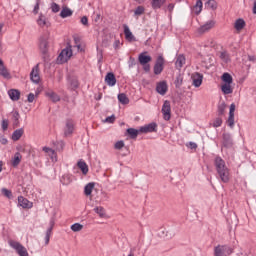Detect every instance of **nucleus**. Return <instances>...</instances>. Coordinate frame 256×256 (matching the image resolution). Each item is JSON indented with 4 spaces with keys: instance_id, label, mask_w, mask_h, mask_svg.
I'll return each mask as SVG.
<instances>
[{
    "instance_id": "f257e3e1",
    "label": "nucleus",
    "mask_w": 256,
    "mask_h": 256,
    "mask_svg": "<svg viewBox=\"0 0 256 256\" xmlns=\"http://www.w3.org/2000/svg\"><path fill=\"white\" fill-rule=\"evenodd\" d=\"M214 167L222 183H229L231 179V173L229 172V168L225 164V160H223V158H221L220 156H216L214 159Z\"/></svg>"
},
{
    "instance_id": "f03ea898",
    "label": "nucleus",
    "mask_w": 256,
    "mask_h": 256,
    "mask_svg": "<svg viewBox=\"0 0 256 256\" xmlns=\"http://www.w3.org/2000/svg\"><path fill=\"white\" fill-rule=\"evenodd\" d=\"M50 36H51V34L49 32H47V33L43 34L42 36H40V38H39V49L43 55L42 58L45 63H47L49 61L47 53L49 52V37Z\"/></svg>"
},
{
    "instance_id": "7ed1b4c3",
    "label": "nucleus",
    "mask_w": 256,
    "mask_h": 256,
    "mask_svg": "<svg viewBox=\"0 0 256 256\" xmlns=\"http://www.w3.org/2000/svg\"><path fill=\"white\" fill-rule=\"evenodd\" d=\"M153 60V58L150 55H147V52H142L139 54L138 56V61L140 63V65H142L145 73H149V71H151V61Z\"/></svg>"
},
{
    "instance_id": "20e7f679",
    "label": "nucleus",
    "mask_w": 256,
    "mask_h": 256,
    "mask_svg": "<svg viewBox=\"0 0 256 256\" xmlns=\"http://www.w3.org/2000/svg\"><path fill=\"white\" fill-rule=\"evenodd\" d=\"M8 245L16 251L17 255L19 256H29V252H27V248L23 246L20 242L15 240H9Z\"/></svg>"
},
{
    "instance_id": "39448f33",
    "label": "nucleus",
    "mask_w": 256,
    "mask_h": 256,
    "mask_svg": "<svg viewBox=\"0 0 256 256\" xmlns=\"http://www.w3.org/2000/svg\"><path fill=\"white\" fill-rule=\"evenodd\" d=\"M232 253L233 248L229 245H218L214 248V256H229Z\"/></svg>"
},
{
    "instance_id": "423d86ee",
    "label": "nucleus",
    "mask_w": 256,
    "mask_h": 256,
    "mask_svg": "<svg viewBox=\"0 0 256 256\" xmlns=\"http://www.w3.org/2000/svg\"><path fill=\"white\" fill-rule=\"evenodd\" d=\"M71 57H73V50L71 49V46H69L61 51L57 58V63H67L68 60L71 59Z\"/></svg>"
},
{
    "instance_id": "0eeeda50",
    "label": "nucleus",
    "mask_w": 256,
    "mask_h": 256,
    "mask_svg": "<svg viewBox=\"0 0 256 256\" xmlns=\"http://www.w3.org/2000/svg\"><path fill=\"white\" fill-rule=\"evenodd\" d=\"M165 69V58L159 55L153 67L154 75H161Z\"/></svg>"
},
{
    "instance_id": "6e6552de",
    "label": "nucleus",
    "mask_w": 256,
    "mask_h": 256,
    "mask_svg": "<svg viewBox=\"0 0 256 256\" xmlns=\"http://www.w3.org/2000/svg\"><path fill=\"white\" fill-rule=\"evenodd\" d=\"M162 113L165 121H169L171 119V102L166 100L162 106Z\"/></svg>"
},
{
    "instance_id": "1a4fd4ad",
    "label": "nucleus",
    "mask_w": 256,
    "mask_h": 256,
    "mask_svg": "<svg viewBox=\"0 0 256 256\" xmlns=\"http://www.w3.org/2000/svg\"><path fill=\"white\" fill-rule=\"evenodd\" d=\"M222 145L226 149H231L233 147V138L230 133H223L222 135Z\"/></svg>"
},
{
    "instance_id": "9d476101",
    "label": "nucleus",
    "mask_w": 256,
    "mask_h": 256,
    "mask_svg": "<svg viewBox=\"0 0 256 256\" xmlns=\"http://www.w3.org/2000/svg\"><path fill=\"white\" fill-rule=\"evenodd\" d=\"M139 131L140 133H157V123L152 122L148 125L142 126Z\"/></svg>"
},
{
    "instance_id": "9b49d317",
    "label": "nucleus",
    "mask_w": 256,
    "mask_h": 256,
    "mask_svg": "<svg viewBox=\"0 0 256 256\" xmlns=\"http://www.w3.org/2000/svg\"><path fill=\"white\" fill-rule=\"evenodd\" d=\"M228 126L233 129L235 126V103L230 105L229 117L227 119Z\"/></svg>"
},
{
    "instance_id": "f8f14e48",
    "label": "nucleus",
    "mask_w": 256,
    "mask_h": 256,
    "mask_svg": "<svg viewBox=\"0 0 256 256\" xmlns=\"http://www.w3.org/2000/svg\"><path fill=\"white\" fill-rule=\"evenodd\" d=\"M30 79L33 83L36 84L39 83V81H41V76H39V64L32 68V71L30 73Z\"/></svg>"
},
{
    "instance_id": "ddd939ff",
    "label": "nucleus",
    "mask_w": 256,
    "mask_h": 256,
    "mask_svg": "<svg viewBox=\"0 0 256 256\" xmlns=\"http://www.w3.org/2000/svg\"><path fill=\"white\" fill-rule=\"evenodd\" d=\"M191 79L192 85H194V87H201L203 83V74L195 72L194 74H192Z\"/></svg>"
},
{
    "instance_id": "4468645a",
    "label": "nucleus",
    "mask_w": 256,
    "mask_h": 256,
    "mask_svg": "<svg viewBox=\"0 0 256 256\" xmlns=\"http://www.w3.org/2000/svg\"><path fill=\"white\" fill-rule=\"evenodd\" d=\"M105 83L109 85V87H115L117 84V78L113 72H109L105 76Z\"/></svg>"
},
{
    "instance_id": "2eb2a0df",
    "label": "nucleus",
    "mask_w": 256,
    "mask_h": 256,
    "mask_svg": "<svg viewBox=\"0 0 256 256\" xmlns=\"http://www.w3.org/2000/svg\"><path fill=\"white\" fill-rule=\"evenodd\" d=\"M18 205L23 209H31V207H33V203L29 202L27 198L23 196L18 197Z\"/></svg>"
},
{
    "instance_id": "dca6fc26",
    "label": "nucleus",
    "mask_w": 256,
    "mask_h": 256,
    "mask_svg": "<svg viewBox=\"0 0 256 256\" xmlns=\"http://www.w3.org/2000/svg\"><path fill=\"white\" fill-rule=\"evenodd\" d=\"M75 130V124L73 123V120H67L66 126L64 130V135H73V131Z\"/></svg>"
},
{
    "instance_id": "f3484780",
    "label": "nucleus",
    "mask_w": 256,
    "mask_h": 256,
    "mask_svg": "<svg viewBox=\"0 0 256 256\" xmlns=\"http://www.w3.org/2000/svg\"><path fill=\"white\" fill-rule=\"evenodd\" d=\"M167 89V82L165 81L159 82L156 86V91L159 95H165V93H167Z\"/></svg>"
},
{
    "instance_id": "a211bd4d",
    "label": "nucleus",
    "mask_w": 256,
    "mask_h": 256,
    "mask_svg": "<svg viewBox=\"0 0 256 256\" xmlns=\"http://www.w3.org/2000/svg\"><path fill=\"white\" fill-rule=\"evenodd\" d=\"M8 95L12 101H19L21 99V92L17 89H10Z\"/></svg>"
},
{
    "instance_id": "6ab92c4d",
    "label": "nucleus",
    "mask_w": 256,
    "mask_h": 256,
    "mask_svg": "<svg viewBox=\"0 0 256 256\" xmlns=\"http://www.w3.org/2000/svg\"><path fill=\"white\" fill-rule=\"evenodd\" d=\"M68 83L70 85L71 91H75V89H79V79H77V77L75 76L69 77Z\"/></svg>"
},
{
    "instance_id": "aec40b11",
    "label": "nucleus",
    "mask_w": 256,
    "mask_h": 256,
    "mask_svg": "<svg viewBox=\"0 0 256 256\" xmlns=\"http://www.w3.org/2000/svg\"><path fill=\"white\" fill-rule=\"evenodd\" d=\"M0 75L4 77V79H11V74L9 73L7 68H5V65L3 64V60H1V58H0Z\"/></svg>"
},
{
    "instance_id": "412c9836",
    "label": "nucleus",
    "mask_w": 256,
    "mask_h": 256,
    "mask_svg": "<svg viewBox=\"0 0 256 256\" xmlns=\"http://www.w3.org/2000/svg\"><path fill=\"white\" fill-rule=\"evenodd\" d=\"M213 27H215V22L209 21L199 28V33H207V31H211Z\"/></svg>"
},
{
    "instance_id": "4be33fe9",
    "label": "nucleus",
    "mask_w": 256,
    "mask_h": 256,
    "mask_svg": "<svg viewBox=\"0 0 256 256\" xmlns=\"http://www.w3.org/2000/svg\"><path fill=\"white\" fill-rule=\"evenodd\" d=\"M37 24L39 25V27H50L51 23H49L47 21V17H45V15L40 14L39 18L37 19Z\"/></svg>"
},
{
    "instance_id": "5701e85b",
    "label": "nucleus",
    "mask_w": 256,
    "mask_h": 256,
    "mask_svg": "<svg viewBox=\"0 0 256 256\" xmlns=\"http://www.w3.org/2000/svg\"><path fill=\"white\" fill-rule=\"evenodd\" d=\"M165 3H167V0H152L151 7L154 11H157V9H161Z\"/></svg>"
},
{
    "instance_id": "b1692460",
    "label": "nucleus",
    "mask_w": 256,
    "mask_h": 256,
    "mask_svg": "<svg viewBox=\"0 0 256 256\" xmlns=\"http://www.w3.org/2000/svg\"><path fill=\"white\" fill-rule=\"evenodd\" d=\"M77 167L82 171L84 175H87L89 173V166L85 161L79 160L77 162Z\"/></svg>"
},
{
    "instance_id": "393cba45",
    "label": "nucleus",
    "mask_w": 256,
    "mask_h": 256,
    "mask_svg": "<svg viewBox=\"0 0 256 256\" xmlns=\"http://www.w3.org/2000/svg\"><path fill=\"white\" fill-rule=\"evenodd\" d=\"M123 28H124V35L127 41H133V39H135V36H133V33L129 29V26L127 24H124Z\"/></svg>"
},
{
    "instance_id": "a878e982",
    "label": "nucleus",
    "mask_w": 256,
    "mask_h": 256,
    "mask_svg": "<svg viewBox=\"0 0 256 256\" xmlns=\"http://www.w3.org/2000/svg\"><path fill=\"white\" fill-rule=\"evenodd\" d=\"M71 15H73V11L69 7L65 6L62 8L60 12V17L62 19H67V17H71Z\"/></svg>"
},
{
    "instance_id": "bb28decb",
    "label": "nucleus",
    "mask_w": 256,
    "mask_h": 256,
    "mask_svg": "<svg viewBox=\"0 0 256 256\" xmlns=\"http://www.w3.org/2000/svg\"><path fill=\"white\" fill-rule=\"evenodd\" d=\"M185 61L186 59L183 54L178 55L175 62L176 69H181L185 65Z\"/></svg>"
},
{
    "instance_id": "cd10ccee",
    "label": "nucleus",
    "mask_w": 256,
    "mask_h": 256,
    "mask_svg": "<svg viewBox=\"0 0 256 256\" xmlns=\"http://www.w3.org/2000/svg\"><path fill=\"white\" fill-rule=\"evenodd\" d=\"M23 133H25V130L23 128H19V129L15 130L12 133V140L19 141V139H21V137H23Z\"/></svg>"
},
{
    "instance_id": "c85d7f7f",
    "label": "nucleus",
    "mask_w": 256,
    "mask_h": 256,
    "mask_svg": "<svg viewBox=\"0 0 256 256\" xmlns=\"http://www.w3.org/2000/svg\"><path fill=\"white\" fill-rule=\"evenodd\" d=\"M93 189H95V182H89L84 187V195H86V197H89V195H91V193H93Z\"/></svg>"
},
{
    "instance_id": "c756f323",
    "label": "nucleus",
    "mask_w": 256,
    "mask_h": 256,
    "mask_svg": "<svg viewBox=\"0 0 256 256\" xmlns=\"http://www.w3.org/2000/svg\"><path fill=\"white\" fill-rule=\"evenodd\" d=\"M127 135H129L130 139H137V137L139 136V133H141V131L135 129V128H128L126 130Z\"/></svg>"
},
{
    "instance_id": "7c9ffc66",
    "label": "nucleus",
    "mask_w": 256,
    "mask_h": 256,
    "mask_svg": "<svg viewBox=\"0 0 256 256\" xmlns=\"http://www.w3.org/2000/svg\"><path fill=\"white\" fill-rule=\"evenodd\" d=\"M19 119H21V115L19 114V111H15L12 113V121H13V127H19L20 122Z\"/></svg>"
},
{
    "instance_id": "2f4dec72",
    "label": "nucleus",
    "mask_w": 256,
    "mask_h": 256,
    "mask_svg": "<svg viewBox=\"0 0 256 256\" xmlns=\"http://www.w3.org/2000/svg\"><path fill=\"white\" fill-rule=\"evenodd\" d=\"M234 28L236 29V31H242V29H245V20H243L242 18L237 19L234 24Z\"/></svg>"
},
{
    "instance_id": "473e14b6",
    "label": "nucleus",
    "mask_w": 256,
    "mask_h": 256,
    "mask_svg": "<svg viewBox=\"0 0 256 256\" xmlns=\"http://www.w3.org/2000/svg\"><path fill=\"white\" fill-rule=\"evenodd\" d=\"M94 211L99 215L100 219H105L107 217V213L105 212V208L102 206H97L94 208Z\"/></svg>"
},
{
    "instance_id": "72a5a7b5",
    "label": "nucleus",
    "mask_w": 256,
    "mask_h": 256,
    "mask_svg": "<svg viewBox=\"0 0 256 256\" xmlns=\"http://www.w3.org/2000/svg\"><path fill=\"white\" fill-rule=\"evenodd\" d=\"M219 57L224 63H231V56L228 54L227 51L220 52Z\"/></svg>"
},
{
    "instance_id": "f704fd0d",
    "label": "nucleus",
    "mask_w": 256,
    "mask_h": 256,
    "mask_svg": "<svg viewBox=\"0 0 256 256\" xmlns=\"http://www.w3.org/2000/svg\"><path fill=\"white\" fill-rule=\"evenodd\" d=\"M46 96L49 97L53 103L61 101V97H59V95H57L55 92H46Z\"/></svg>"
},
{
    "instance_id": "c9c22d12",
    "label": "nucleus",
    "mask_w": 256,
    "mask_h": 256,
    "mask_svg": "<svg viewBox=\"0 0 256 256\" xmlns=\"http://www.w3.org/2000/svg\"><path fill=\"white\" fill-rule=\"evenodd\" d=\"M118 101L122 105H129V98L127 97V94H125V93L118 94Z\"/></svg>"
},
{
    "instance_id": "e433bc0d",
    "label": "nucleus",
    "mask_w": 256,
    "mask_h": 256,
    "mask_svg": "<svg viewBox=\"0 0 256 256\" xmlns=\"http://www.w3.org/2000/svg\"><path fill=\"white\" fill-rule=\"evenodd\" d=\"M222 81L225 84H232L233 83V76H231V74L225 72L222 77H221Z\"/></svg>"
},
{
    "instance_id": "4c0bfd02",
    "label": "nucleus",
    "mask_w": 256,
    "mask_h": 256,
    "mask_svg": "<svg viewBox=\"0 0 256 256\" xmlns=\"http://www.w3.org/2000/svg\"><path fill=\"white\" fill-rule=\"evenodd\" d=\"M221 89L224 95H231V93H233V88L231 87V84H224L222 85Z\"/></svg>"
},
{
    "instance_id": "58836bf2",
    "label": "nucleus",
    "mask_w": 256,
    "mask_h": 256,
    "mask_svg": "<svg viewBox=\"0 0 256 256\" xmlns=\"http://www.w3.org/2000/svg\"><path fill=\"white\" fill-rule=\"evenodd\" d=\"M19 163H21V153L16 152L15 155H14V159L12 161V165L14 167H18Z\"/></svg>"
},
{
    "instance_id": "ea45409f",
    "label": "nucleus",
    "mask_w": 256,
    "mask_h": 256,
    "mask_svg": "<svg viewBox=\"0 0 256 256\" xmlns=\"http://www.w3.org/2000/svg\"><path fill=\"white\" fill-rule=\"evenodd\" d=\"M194 11L196 15H199V13L203 11V2L201 0H197L196 5L194 6Z\"/></svg>"
},
{
    "instance_id": "a19ab883",
    "label": "nucleus",
    "mask_w": 256,
    "mask_h": 256,
    "mask_svg": "<svg viewBox=\"0 0 256 256\" xmlns=\"http://www.w3.org/2000/svg\"><path fill=\"white\" fill-rule=\"evenodd\" d=\"M225 109H227V104L225 102H222L218 104V115L219 117L225 115Z\"/></svg>"
},
{
    "instance_id": "79ce46f5",
    "label": "nucleus",
    "mask_w": 256,
    "mask_h": 256,
    "mask_svg": "<svg viewBox=\"0 0 256 256\" xmlns=\"http://www.w3.org/2000/svg\"><path fill=\"white\" fill-rule=\"evenodd\" d=\"M205 6L207 9H212V11H215V9H217V2L215 0H208Z\"/></svg>"
},
{
    "instance_id": "37998d69",
    "label": "nucleus",
    "mask_w": 256,
    "mask_h": 256,
    "mask_svg": "<svg viewBox=\"0 0 256 256\" xmlns=\"http://www.w3.org/2000/svg\"><path fill=\"white\" fill-rule=\"evenodd\" d=\"M176 89H179L181 85H183V76L181 74H178L174 81Z\"/></svg>"
},
{
    "instance_id": "c03bdc74",
    "label": "nucleus",
    "mask_w": 256,
    "mask_h": 256,
    "mask_svg": "<svg viewBox=\"0 0 256 256\" xmlns=\"http://www.w3.org/2000/svg\"><path fill=\"white\" fill-rule=\"evenodd\" d=\"M1 192L4 197H7V199H13V192H11V190L7 188H2Z\"/></svg>"
},
{
    "instance_id": "a18cd8bd",
    "label": "nucleus",
    "mask_w": 256,
    "mask_h": 256,
    "mask_svg": "<svg viewBox=\"0 0 256 256\" xmlns=\"http://www.w3.org/2000/svg\"><path fill=\"white\" fill-rule=\"evenodd\" d=\"M221 125H223V119L221 117L215 118L212 123V127L217 128V127H221Z\"/></svg>"
},
{
    "instance_id": "49530a36",
    "label": "nucleus",
    "mask_w": 256,
    "mask_h": 256,
    "mask_svg": "<svg viewBox=\"0 0 256 256\" xmlns=\"http://www.w3.org/2000/svg\"><path fill=\"white\" fill-rule=\"evenodd\" d=\"M71 230L74 231V233H77L79 231H82L83 230V225L82 224H79V223H74L72 226H71Z\"/></svg>"
},
{
    "instance_id": "de8ad7c7",
    "label": "nucleus",
    "mask_w": 256,
    "mask_h": 256,
    "mask_svg": "<svg viewBox=\"0 0 256 256\" xmlns=\"http://www.w3.org/2000/svg\"><path fill=\"white\" fill-rule=\"evenodd\" d=\"M124 147H125V142H123V140L117 141L114 145V148L117 149L118 151H121V149Z\"/></svg>"
},
{
    "instance_id": "09e8293b",
    "label": "nucleus",
    "mask_w": 256,
    "mask_h": 256,
    "mask_svg": "<svg viewBox=\"0 0 256 256\" xmlns=\"http://www.w3.org/2000/svg\"><path fill=\"white\" fill-rule=\"evenodd\" d=\"M51 9L53 13H59V11H61V7L55 2L51 4Z\"/></svg>"
},
{
    "instance_id": "8fccbe9b",
    "label": "nucleus",
    "mask_w": 256,
    "mask_h": 256,
    "mask_svg": "<svg viewBox=\"0 0 256 256\" xmlns=\"http://www.w3.org/2000/svg\"><path fill=\"white\" fill-rule=\"evenodd\" d=\"M143 13H145V7L143 6H138L134 11V15H143Z\"/></svg>"
},
{
    "instance_id": "3c124183",
    "label": "nucleus",
    "mask_w": 256,
    "mask_h": 256,
    "mask_svg": "<svg viewBox=\"0 0 256 256\" xmlns=\"http://www.w3.org/2000/svg\"><path fill=\"white\" fill-rule=\"evenodd\" d=\"M1 127L3 131H7V129H9V120L3 119L1 122Z\"/></svg>"
},
{
    "instance_id": "603ef678",
    "label": "nucleus",
    "mask_w": 256,
    "mask_h": 256,
    "mask_svg": "<svg viewBox=\"0 0 256 256\" xmlns=\"http://www.w3.org/2000/svg\"><path fill=\"white\" fill-rule=\"evenodd\" d=\"M80 21L82 25H84L85 27H89V18H87V16H83Z\"/></svg>"
},
{
    "instance_id": "864d4df0",
    "label": "nucleus",
    "mask_w": 256,
    "mask_h": 256,
    "mask_svg": "<svg viewBox=\"0 0 256 256\" xmlns=\"http://www.w3.org/2000/svg\"><path fill=\"white\" fill-rule=\"evenodd\" d=\"M42 151H44V153H49L50 155H55V150L49 147H43Z\"/></svg>"
},
{
    "instance_id": "5fc2aeb1",
    "label": "nucleus",
    "mask_w": 256,
    "mask_h": 256,
    "mask_svg": "<svg viewBox=\"0 0 256 256\" xmlns=\"http://www.w3.org/2000/svg\"><path fill=\"white\" fill-rule=\"evenodd\" d=\"M39 5H41V0H37L36 5L34 6V15H37V13H39Z\"/></svg>"
},
{
    "instance_id": "6e6d98bb",
    "label": "nucleus",
    "mask_w": 256,
    "mask_h": 256,
    "mask_svg": "<svg viewBox=\"0 0 256 256\" xmlns=\"http://www.w3.org/2000/svg\"><path fill=\"white\" fill-rule=\"evenodd\" d=\"M105 123H115V115L108 116V117L105 119Z\"/></svg>"
},
{
    "instance_id": "4d7b16f0",
    "label": "nucleus",
    "mask_w": 256,
    "mask_h": 256,
    "mask_svg": "<svg viewBox=\"0 0 256 256\" xmlns=\"http://www.w3.org/2000/svg\"><path fill=\"white\" fill-rule=\"evenodd\" d=\"M27 101H28V103H33V101H35V94L29 93Z\"/></svg>"
},
{
    "instance_id": "13d9d810",
    "label": "nucleus",
    "mask_w": 256,
    "mask_h": 256,
    "mask_svg": "<svg viewBox=\"0 0 256 256\" xmlns=\"http://www.w3.org/2000/svg\"><path fill=\"white\" fill-rule=\"evenodd\" d=\"M174 9H175V4H173V3L168 4L167 10L169 11L170 14L173 13Z\"/></svg>"
},
{
    "instance_id": "bf43d9fd",
    "label": "nucleus",
    "mask_w": 256,
    "mask_h": 256,
    "mask_svg": "<svg viewBox=\"0 0 256 256\" xmlns=\"http://www.w3.org/2000/svg\"><path fill=\"white\" fill-rule=\"evenodd\" d=\"M0 143L2 145H7V143H9V141L7 140V138H5V136H0Z\"/></svg>"
},
{
    "instance_id": "052dcab7",
    "label": "nucleus",
    "mask_w": 256,
    "mask_h": 256,
    "mask_svg": "<svg viewBox=\"0 0 256 256\" xmlns=\"http://www.w3.org/2000/svg\"><path fill=\"white\" fill-rule=\"evenodd\" d=\"M49 225H50L49 229H53L55 227V218L50 219Z\"/></svg>"
},
{
    "instance_id": "680f3d73",
    "label": "nucleus",
    "mask_w": 256,
    "mask_h": 256,
    "mask_svg": "<svg viewBox=\"0 0 256 256\" xmlns=\"http://www.w3.org/2000/svg\"><path fill=\"white\" fill-rule=\"evenodd\" d=\"M190 149H197V143L195 142H189Z\"/></svg>"
},
{
    "instance_id": "e2e57ef3",
    "label": "nucleus",
    "mask_w": 256,
    "mask_h": 256,
    "mask_svg": "<svg viewBox=\"0 0 256 256\" xmlns=\"http://www.w3.org/2000/svg\"><path fill=\"white\" fill-rule=\"evenodd\" d=\"M74 42H75L77 48H78V49H81V44H79V38L75 37V38H74Z\"/></svg>"
},
{
    "instance_id": "0e129e2a",
    "label": "nucleus",
    "mask_w": 256,
    "mask_h": 256,
    "mask_svg": "<svg viewBox=\"0 0 256 256\" xmlns=\"http://www.w3.org/2000/svg\"><path fill=\"white\" fill-rule=\"evenodd\" d=\"M248 61H251L252 63H255V61H256V56H251V55H249L248 56Z\"/></svg>"
},
{
    "instance_id": "69168bd1",
    "label": "nucleus",
    "mask_w": 256,
    "mask_h": 256,
    "mask_svg": "<svg viewBox=\"0 0 256 256\" xmlns=\"http://www.w3.org/2000/svg\"><path fill=\"white\" fill-rule=\"evenodd\" d=\"M52 233H53V228H48L46 231V235H48V237H51Z\"/></svg>"
},
{
    "instance_id": "338daca9",
    "label": "nucleus",
    "mask_w": 256,
    "mask_h": 256,
    "mask_svg": "<svg viewBox=\"0 0 256 256\" xmlns=\"http://www.w3.org/2000/svg\"><path fill=\"white\" fill-rule=\"evenodd\" d=\"M50 239H51V236H49V235L45 236V245H49Z\"/></svg>"
},
{
    "instance_id": "774afa93",
    "label": "nucleus",
    "mask_w": 256,
    "mask_h": 256,
    "mask_svg": "<svg viewBox=\"0 0 256 256\" xmlns=\"http://www.w3.org/2000/svg\"><path fill=\"white\" fill-rule=\"evenodd\" d=\"M253 13H254V15H256V1L254 2Z\"/></svg>"
}]
</instances>
